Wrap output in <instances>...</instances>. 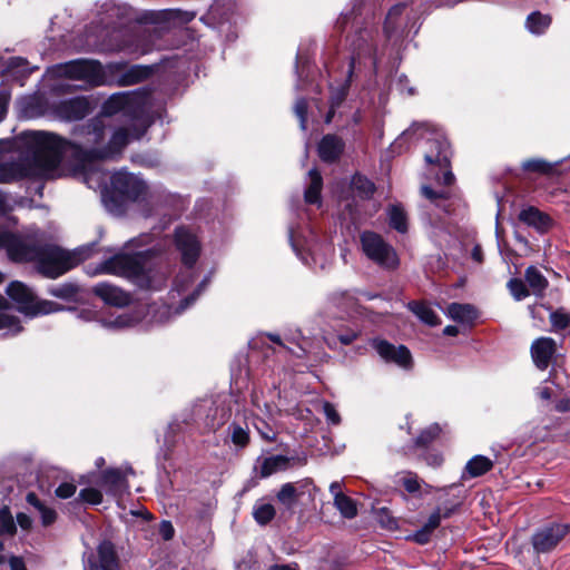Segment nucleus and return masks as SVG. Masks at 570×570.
<instances>
[{"mask_svg":"<svg viewBox=\"0 0 570 570\" xmlns=\"http://www.w3.org/2000/svg\"><path fill=\"white\" fill-rule=\"evenodd\" d=\"M26 157L0 163V184L28 177L51 175L61 164V137L41 130H27L17 136Z\"/></svg>","mask_w":570,"mask_h":570,"instance_id":"1","label":"nucleus"},{"mask_svg":"<svg viewBox=\"0 0 570 570\" xmlns=\"http://www.w3.org/2000/svg\"><path fill=\"white\" fill-rule=\"evenodd\" d=\"M141 121H131L128 127L116 129L107 146L100 147L105 139V127L101 120H91L83 128L85 140L81 144H75L61 138V158L69 165L87 169L91 163L99 159L114 158L128 145L130 139H139L145 129H140L138 124Z\"/></svg>","mask_w":570,"mask_h":570,"instance_id":"2","label":"nucleus"},{"mask_svg":"<svg viewBox=\"0 0 570 570\" xmlns=\"http://www.w3.org/2000/svg\"><path fill=\"white\" fill-rule=\"evenodd\" d=\"M89 247L66 250L45 242L42 234H22L12 248V262L33 263L38 273L48 278H57L90 256Z\"/></svg>","mask_w":570,"mask_h":570,"instance_id":"3","label":"nucleus"},{"mask_svg":"<svg viewBox=\"0 0 570 570\" xmlns=\"http://www.w3.org/2000/svg\"><path fill=\"white\" fill-rule=\"evenodd\" d=\"M97 274H111L130 279L141 288H158L166 278V272L154 256V250L135 254L118 253L101 262Z\"/></svg>","mask_w":570,"mask_h":570,"instance_id":"4","label":"nucleus"},{"mask_svg":"<svg viewBox=\"0 0 570 570\" xmlns=\"http://www.w3.org/2000/svg\"><path fill=\"white\" fill-rule=\"evenodd\" d=\"M361 247L364 255L376 265L394 269L399 266V257L395 249L385 239L374 233L364 232L360 237Z\"/></svg>","mask_w":570,"mask_h":570,"instance_id":"5","label":"nucleus"},{"mask_svg":"<svg viewBox=\"0 0 570 570\" xmlns=\"http://www.w3.org/2000/svg\"><path fill=\"white\" fill-rule=\"evenodd\" d=\"M51 70L56 76L83 80L92 86L106 83L105 68L95 60H73L57 65Z\"/></svg>","mask_w":570,"mask_h":570,"instance_id":"6","label":"nucleus"},{"mask_svg":"<svg viewBox=\"0 0 570 570\" xmlns=\"http://www.w3.org/2000/svg\"><path fill=\"white\" fill-rule=\"evenodd\" d=\"M147 97L139 91L118 92L110 96L102 106V112L112 116L122 112L131 121H141Z\"/></svg>","mask_w":570,"mask_h":570,"instance_id":"7","label":"nucleus"},{"mask_svg":"<svg viewBox=\"0 0 570 570\" xmlns=\"http://www.w3.org/2000/svg\"><path fill=\"white\" fill-rule=\"evenodd\" d=\"M7 294L17 304L18 309L26 315L36 316L58 311L56 303L37 301L33 291L18 281L11 282L8 285Z\"/></svg>","mask_w":570,"mask_h":570,"instance_id":"8","label":"nucleus"},{"mask_svg":"<svg viewBox=\"0 0 570 570\" xmlns=\"http://www.w3.org/2000/svg\"><path fill=\"white\" fill-rule=\"evenodd\" d=\"M570 534V523L552 522L539 528L531 537L535 553H550Z\"/></svg>","mask_w":570,"mask_h":570,"instance_id":"9","label":"nucleus"},{"mask_svg":"<svg viewBox=\"0 0 570 570\" xmlns=\"http://www.w3.org/2000/svg\"><path fill=\"white\" fill-rule=\"evenodd\" d=\"M119 559L115 546L109 540L101 541L96 552L87 554L85 570H118Z\"/></svg>","mask_w":570,"mask_h":570,"instance_id":"10","label":"nucleus"},{"mask_svg":"<svg viewBox=\"0 0 570 570\" xmlns=\"http://www.w3.org/2000/svg\"><path fill=\"white\" fill-rule=\"evenodd\" d=\"M112 190L124 199L137 200L146 191L142 180L125 170L115 173L110 178Z\"/></svg>","mask_w":570,"mask_h":570,"instance_id":"11","label":"nucleus"},{"mask_svg":"<svg viewBox=\"0 0 570 570\" xmlns=\"http://www.w3.org/2000/svg\"><path fill=\"white\" fill-rule=\"evenodd\" d=\"M370 344L385 362L393 363L405 370L412 367V355L406 346H395L382 338H373L370 341Z\"/></svg>","mask_w":570,"mask_h":570,"instance_id":"12","label":"nucleus"},{"mask_svg":"<svg viewBox=\"0 0 570 570\" xmlns=\"http://www.w3.org/2000/svg\"><path fill=\"white\" fill-rule=\"evenodd\" d=\"M53 111L62 120L75 121L85 118L90 111V106L86 98L76 97L59 101Z\"/></svg>","mask_w":570,"mask_h":570,"instance_id":"13","label":"nucleus"},{"mask_svg":"<svg viewBox=\"0 0 570 570\" xmlns=\"http://www.w3.org/2000/svg\"><path fill=\"white\" fill-rule=\"evenodd\" d=\"M176 246L181 253L183 263L187 267H193L199 256V243L195 235L186 228L176 229Z\"/></svg>","mask_w":570,"mask_h":570,"instance_id":"14","label":"nucleus"},{"mask_svg":"<svg viewBox=\"0 0 570 570\" xmlns=\"http://www.w3.org/2000/svg\"><path fill=\"white\" fill-rule=\"evenodd\" d=\"M557 352L556 341L551 337H539L531 345V356L539 370L548 368Z\"/></svg>","mask_w":570,"mask_h":570,"instance_id":"15","label":"nucleus"},{"mask_svg":"<svg viewBox=\"0 0 570 570\" xmlns=\"http://www.w3.org/2000/svg\"><path fill=\"white\" fill-rule=\"evenodd\" d=\"M92 293L109 305L122 307L130 303V296L126 292L109 283L95 285Z\"/></svg>","mask_w":570,"mask_h":570,"instance_id":"16","label":"nucleus"},{"mask_svg":"<svg viewBox=\"0 0 570 570\" xmlns=\"http://www.w3.org/2000/svg\"><path fill=\"white\" fill-rule=\"evenodd\" d=\"M344 141L336 135H325L318 144V156L325 163L336 161L344 150Z\"/></svg>","mask_w":570,"mask_h":570,"instance_id":"17","label":"nucleus"},{"mask_svg":"<svg viewBox=\"0 0 570 570\" xmlns=\"http://www.w3.org/2000/svg\"><path fill=\"white\" fill-rule=\"evenodd\" d=\"M100 484L112 495H122L128 490L126 474L119 469L104 471Z\"/></svg>","mask_w":570,"mask_h":570,"instance_id":"18","label":"nucleus"},{"mask_svg":"<svg viewBox=\"0 0 570 570\" xmlns=\"http://www.w3.org/2000/svg\"><path fill=\"white\" fill-rule=\"evenodd\" d=\"M431 147L434 151L425 154L424 159L428 164H436L442 167H446L450 164V146L446 139L436 138L430 141Z\"/></svg>","mask_w":570,"mask_h":570,"instance_id":"19","label":"nucleus"},{"mask_svg":"<svg viewBox=\"0 0 570 570\" xmlns=\"http://www.w3.org/2000/svg\"><path fill=\"white\" fill-rule=\"evenodd\" d=\"M519 219L529 225L534 227L537 230L543 233L546 232L550 226V218L548 215L543 214L535 207H528L520 212Z\"/></svg>","mask_w":570,"mask_h":570,"instance_id":"20","label":"nucleus"},{"mask_svg":"<svg viewBox=\"0 0 570 570\" xmlns=\"http://www.w3.org/2000/svg\"><path fill=\"white\" fill-rule=\"evenodd\" d=\"M4 279L0 272V283ZM10 307L7 299L0 295V330H7L9 334L16 335L21 332L22 327L19 320L9 313Z\"/></svg>","mask_w":570,"mask_h":570,"instance_id":"21","label":"nucleus"},{"mask_svg":"<svg viewBox=\"0 0 570 570\" xmlns=\"http://www.w3.org/2000/svg\"><path fill=\"white\" fill-rule=\"evenodd\" d=\"M422 195L431 200L438 208L442 209L446 214H451L454 210V199L449 191H434L429 186L422 187Z\"/></svg>","mask_w":570,"mask_h":570,"instance_id":"22","label":"nucleus"},{"mask_svg":"<svg viewBox=\"0 0 570 570\" xmlns=\"http://www.w3.org/2000/svg\"><path fill=\"white\" fill-rule=\"evenodd\" d=\"M446 315L455 322L472 323L476 317V309L470 304L451 303L446 307Z\"/></svg>","mask_w":570,"mask_h":570,"instance_id":"23","label":"nucleus"},{"mask_svg":"<svg viewBox=\"0 0 570 570\" xmlns=\"http://www.w3.org/2000/svg\"><path fill=\"white\" fill-rule=\"evenodd\" d=\"M493 466V462L484 455H475L468 461L462 479L478 478L489 472Z\"/></svg>","mask_w":570,"mask_h":570,"instance_id":"24","label":"nucleus"},{"mask_svg":"<svg viewBox=\"0 0 570 570\" xmlns=\"http://www.w3.org/2000/svg\"><path fill=\"white\" fill-rule=\"evenodd\" d=\"M150 68L144 66H131L124 70L118 77L117 83L119 86H132L144 81L150 75Z\"/></svg>","mask_w":570,"mask_h":570,"instance_id":"25","label":"nucleus"},{"mask_svg":"<svg viewBox=\"0 0 570 570\" xmlns=\"http://www.w3.org/2000/svg\"><path fill=\"white\" fill-rule=\"evenodd\" d=\"M291 465V459L285 455H272L266 459L261 464V476L267 478L274 473L279 471H285Z\"/></svg>","mask_w":570,"mask_h":570,"instance_id":"26","label":"nucleus"},{"mask_svg":"<svg viewBox=\"0 0 570 570\" xmlns=\"http://www.w3.org/2000/svg\"><path fill=\"white\" fill-rule=\"evenodd\" d=\"M525 282L534 295L541 296L548 286V279L534 266H529L524 273Z\"/></svg>","mask_w":570,"mask_h":570,"instance_id":"27","label":"nucleus"},{"mask_svg":"<svg viewBox=\"0 0 570 570\" xmlns=\"http://www.w3.org/2000/svg\"><path fill=\"white\" fill-rule=\"evenodd\" d=\"M549 321L550 332L564 335L566 331L570 328V312L563 307L551 311Z\"/></svg>","mask_w":570,"mask_h":570,"instance_id":"28","label":"nucleus"},{"mask_svg":"<svg viewBox=\"0 0 570 570\" xmlns=\"http://www.w3.org/2000/svg\"><path fill=\"white\" fill-rule=\"evenodd\" d=\"M309 176V185L305 190L304 197L305 202L308 204H318L321 202V190H322V176L316 169H311L308 171Z\"/></svg>","mask_w":570,"mask_h":570,"instance_id":"29","label":"nucleus"},{"mask_svg":"<svg viewBox=\"0 0 570 570\" xmlns=\"http://www.w3.org/2000/svg\"><path fill=\"white\" fill-rule=\"evenodd\" d=\"M410 309L425 324L435 326L440 324V318L435 311L425 303L412 302L409 304Z\"/></svg>","mask_w":570,"mask_h":570,"instance_id":"30","label":"nucleus"},{"mask_svg":"<svg viewBox=\"0 0 570 570\" xmlns=\"http://www.w3.org/2000/svg\"><path fill=\"white\" fill-rule=\"evenodd\" d=\"M27 502L35 507L41 517V522L45 527L52 524L57 519V512L52 509L43 504L40 499L35 493H28L26 498Z\"/></svg>","mask_w":570,"mask_h":570,"instance_id":"31","label":"nucleus"},{"mask_svg":"<svg viewBox=\"0 0 570 570\" xmlns=\"http://www.w3.org/2000/svg\"><path fill=\"white\" fill-rule=\"evenodd\" d=\"M389 224L399 233L407 232V215L402 206L392 205L387 209Z\"/></svg>","mask_w":570,"mask_h":570,"instance_id":"32","label":"nucleus"},{"mask_svg":"<svg viewBox=\"0 0 570 570\" xmlns=\"http://www.w3.org/2000/svg\"><path fill=\"white\" fill-rule=\"evenodd\" d=\"M351 187L356 196L362 199H370L375 191L374 183L358 174L353 176Z\"/></svg>","mask_w":570,"mask_h":570,"instance_id":"33","label":"nucleus"},{"mask_svg":"<svg viewBox=\"0 0 570 570\" xmlns=\"http://www.w3.org/2000/svg\"><path fill=\"white\" fill-rule=\"evenodd\" d=\"M151 37L150 33L144 32L140 36L135 37V43H125L122 46H119L118 50H125L129 53L141 56L150 52L153 50V46L147 41Z\"/></svg>","mask_w":570,"mask_h":570,"instance_id":"34","label":"nucleus"},{"mask_svg":"<svg viewBox=\"0 0 570 570\" xmlns=\"http://www.w3.org/2000/svg\"><path fill=\"white\" fill-rule=\"evenodd\" d=\"M296 488L291 482L283 484L276 495L278 502L287 509H292L299 500Z\"/></svg>","mask_w":570,"mask_h":570,"instance_id":"35","label":"nucleus"},{"mask_svg":"<svg viewBox=\"0 0 570 570\" xmlns=\"http://www.w3.org/2000/svg\"><path fill=\"white\" fill-rule=\"evenodd\" d=\"M550 23L551 18L538 11L529 14L527 19V28L529 29L530 32L535 35L543 33L546 29L550 26Z\"/></svg>","mask_w":570,"mask_h":570,"instance_id":"36","label":"nucleus"},{"mask_svg":"<svg viewBox=\"0 0 570 570\" xmlns=\"http://www.w3.org/2000/svg\"><path fill=\"white\" fill-rule=\"evenodd\" d=\"M330 302L333 306L342 309L344 313H348L356 306L355 297L348 292H335L331 295Z\"/></svg>","mask_w":570,"mask_h":570,"instance_id":"37","label":"nucleus"},{"mask_svg":"<svg viewBox=\"0 0 570 570\" xmlns=\"http://www.w3.org/2000/svg\"><path fill=\"white\" fill-rule=\"evenodd\" d=\"M275 514V508L271 503L258 502L253 508V517L261 525L269 523L274 519Z\"/></svg>","mask_w":570,"mask_h":570,"instance_id":"38","label":"nucleus"},{"mask_svg":"<svg viewBox=\"0 0 570 570\" xmlns=\"http://www.w3.org/2000/svg\"><path fill=\"white\" fill-rule=\"evenodd\" d=\"M334 507L340 511L341 515L345 519H354L357 515V505L355 500L343 494L336 498Z\"/></svg>","mask_w":570,"mask_h":570,"instance_id":"39","label":"nucleus"},{"mask_svg":"<svg viewBox=\"0 0 570 570\" xmlns=\"http://www.w3.org/2000/svg\"><path fill=\"white\" fill-rule=\"evenodd\" d=\"M22 234L11 233L0 227V248H4L12 261V248L20 242Z\"/></svg>","mask_w":570,"mask_h":570,"instance_id":"40","label":"nucleus"},{"mask_svg":"<svg viewBox=\"0 0 570 570\" xmlns=\"http://www.w3.org/2000/svg\"><path fill=\"white\" fill-rule=\"evenodd\" d=\"M17 527L9 508L0 509V535H13Z\"/></svg>","mask_w":570,"mask_h":570,"instance_id":"41","label":"nucleus"},{"mask_svg":"<svg viewBox=\"0 0 570 570\" xmlns=\"http://www.w3.org/2000/svg\"><path fill=\"white\" fill-rule=\"evenodd\" d=\"M405 9V4H396L393 8L390 9L385 23H384V30L387 37H391L395 30L397 29V18L402 14L403 10Z\"/></svg>","mask_w":570,"mask_h":570,"instance_id":"42","label":"nucleus"},{"mask_svg":"<svg viewBox=\"0 0 570 570\" xmlns=\"http://www.w3.org/2000/svg\"><path fill=\"white\" fill-rule=\"evenodd\" d=\"M49 293L58 298L71 301L76 297L78 293V287L73 284L66 283L57 286H52L49 289Z\"/></svg>","mask_w":570,"mask_h":570,"instance_id":"43","label":"nucleus"},{"mask_svg":"<svg viewBox=\"0 0 570 570\" xmlns=\"http://www.w3.org/2000/svg\"><path fill=\"white\" fill-rule=\"evenodd\" d=\"M522 169L532 173L550 174L553 166L543 159L534 158L523 161Z\"/></svg>","mask_w":570,"mask_h":570,"instance_id":"44","label":"nucleus"},{"mask_svg":"<svg viewBox=\"0 0 570 570\" xmlns=\"http://www.w3.org/2000/svg\"><path fill=\"white\" fill-rule=\"evenodd\" d=\"M508 288L515 301H522L530 294L527 285L520 278H511L508 282Z\"/></svg>","mask_w":570,"mask_h":570,"instance_id":"45","label":"nucleus"},{"mask_svg":"<svg viewBox=\"0 0 570 570\" xmlns=\"http://www.w3.org/2000/svg\"><path fill=\"white\" fill-rule=\"evenodd\" d=\"M229 430H230L232 442L235 445L240 446V448H244L247 445V443L249 441V435H248L247 430L243 429L238 424H232L229 426Z\"/></svg>","mask_w":570,"mask_h":570,"instance_id":"46","label":"nucleus"},{"mask_svg":"<svg viewBox=\"0 0 570 570\" xmlns=\"http://www.w3.org/2000/svg\"><path fill=\"white\" fill-rule=\"evenodd\" d=\"M452 509H446L443 513L441 509L434 511L428 519L423 528L431 534L441 523L442 518H449L452 514Z\"/></svg>","mask_w":570,"mask_h":570,"instance_id":"47","label":"nucleus"},{"mask_svg":"<svg viewBox=\"0 0 570 570\" xmlns=\"http://www.w3.org/2000/svg\"><path fill=\"white\" fill-rule=\"evenodd\" d=\"M441 432L438 424H433L421 432L416 438L415 444L417 446H425L430 444Z\"/></svg>","mask_w":570,"mask_h":570,"instance_id":"48","label":"nucleus"},{"mask_svg":"<svg viewBox=\"0 0 570 570\" xmlns=\"http://www.w3.org/2000/svg\"><path fill=\"white\" fill-rule=\"evenodd\" d=\"M400 483L409 493H417L421 488V482L415 473L407 472L400 478Z\"/></svg>","mask_w":570,"mask_h":570,"instance_id":"49","label":"nucleus"},{"mask_svg":"<svg viewBox=\"0 0 570 570\" xmlns=\"http://www.w3.org/2000/svg\"><path fill=\"white\" fill-rule=\"evenodd\" d=\"M79 499L89 504H99L102 501V493L95 488H86L79 492Z\"/></svg>","mask_w":570,"mask_h":570,"instance_id":"50","label":"nucleus"},{"mask_svg":"<svg viewBox=\"0 0 570 570\" xmlns=\"http://www.w3.org/2000/svg\"><path fill=\"white\" fill-rule=\"evenodd\" d=\"M294 111L299 119L301 128L306 129V116H307V101L304 98L296 100Z\"/></svg>","mask_w":570,"mask_h":570,"instance_id":"51","label":"nucleus"},{"mask_svg":"<svg viewBox=\"0 0 570 570\" xmlns=\"http://www.w3.org/2000/svg\"><path fill=\"white\" fill-rule=\"evenodd\" d=\"M77 487L73 482H62L55 490V493L60 499H69L76 493Z\"/></svg>","mask_w":570,"mask_h":570,"instance_id":"52","label":"nucleus"},{"mask_svg":"<svg viewBox=\"0 0 570 570\" xmlns=\"http://www.w3.org/2000/svg\"><path fill=\"white\" fill-rule=\"evenodd\" d=\"M323 411H324L327 422H330L331 424H334V425L340 424L341 416L332 403L325 402L323 405Z\"/></svg>","mask_w":570,"mask_h":570,"instance_id":"53","label":"nucleus"},{"mask_svg":"<svg viewBox=\"0 0 570 570\" xmlns=\"http://www.w3.org/2000/svg\"><path fill=\"white\" fill-rule=\"evenodd\" d=\"M205 286H206V281H203L198 285L197 289L190 296L184 298L180 302L179 307H178V312H183L187 307H189L197 299V297L200 295V293L204 291Z\"/></svg>","mask_w":570,"mask_h":570,"instance_id":"54","label":"nucleus"},{"mask_svg":"<svg viewBox=\"0 0 570 570\" xmlns=\"http://www.w3.org/2000/svg\"><path fill=\"white\" fill-rule=\"evenodd\" d=\"M150 240H151L150 235L142 234V235H140V236H138L136 238H132V239L128 240L125 244V249L129 250V249H132V248L145 246V245L149 244Z\"/></svg>","mask_w":570,"mask_h":570,"instance_id":"55","label":"nucleus"},{"mask_svg":"<svg viewBox=\"0 0 570 570\" xmlns=\"http://www.w3.org/2000/svg\"><path fill=\"white\" fill-rule=\"evenodd\" d=\"M159 533L164 540L173 539L175 530L171 522L164 520L159 525Z\"/></svg>","mask_w":570,"mask_h":570,"instance_id":"56","label":"nucleus"},{"mask_svg":"<svg viewBox=\"0 0 570 570\" xmlns=\"http://www.w3.org/2000/svg\"><path fill=\"white\" fill-rule=\"evenodd\" d=\"M17 523L21 529L29 530L31 528L32 520L28 514L21 512L17 514Z\"/></svg>","mask_w":570,"mask_h":570,"instance_id":"57","label":"nucleus"},{"mask_svg":"<svg viewBox=\"0 0 570 570\" xmlns=\"http://www.w3.org/2000/svg\"><path fill=\"white\" fill-rule=\"evenodd\" d=\"M345 96H346V90H345V88H342L338 92H336L335 95H333L331 97V107L336 109L343 102V100L345 99Z\"/></svg>","mask_w":570,"mask_h":570,"instance_id":"58","label":"nucleus"},{"mask_svg":"<svg viewBox=\"0 0 570 570\" xmlns=\"http://www.w3.org/2000/svg\"><path fill=\"white\" fill-rule=\"evenodd\" d=\"M294 484V487H297V493L299 494V498L305 493V491L312 485V480L304 479L297 482H291Z\"/></svg>","mask_w":570,"mask_h":570,"instance_id":"59","label":"nucleus"},{"mask_svg":"<svg viewBox=\"0 0 570 570\" xmlns=\"http://www.w3.org/2000/svg\"><path fill=\"white\" fill-rule=\"evenodd\" d=\"M9 563L11 570H27L26 564L20 557H11Z\"/></svg>","mask_w":570,"mask_h":570,"instance_id":"60","label":"nucleus"},{"mask_svg":"<svg viewBox=\"0 0 570 570\" xmlns=\"http://www.w3.org/2000/svg\"><path fill=\"white\" fill-rule=\"evenodd\" d=\"M330 492L333 495V500L335 501L336 498L342 497L344 493L342 491V483L338 481H334L330 485Z\"/></svg>","mask_w":570,"mask_h":570,"instance_id":"61","label":"nucleus"},{"mask_svg":"<svg viewBox=\"0 0 570 570\" xmlns=\"http://www.w3.org/2000/svg\"><path fill=\"white\" fill-rule=\"evenodd\" d=\"M357 335L358 334L356 332L352 331V332H348L346 334L338 335V340H340V342L342 344L348 345V344L353 343L356 340Z\"/></svg>","mask_w":570,"mask_h":570,"instance_id":"62","label":"nucleus"},{"mask_svg":"<svg viewBox=\"0 0 570 570\" xmlns=\"http://www.w3.org/2000/svg\"><path fill=\"white\" fill-rule=\"evenodd\" d=\"M430 533L422 528L421 530L416 531L414 534V539L417 543L424 544L429 541Z\"/></svg>","mask_w":570,"mask_h":570,"instance_id":"63","label":"nucleus"},{"mask_svg":"<svg viewBox=\"0 0 570 570\" xmlns=\"http://www.w3.org/2000/svg\"><path fill=\"white\" fill-rule=\"evenodd\" d=\"M455 178H454V175L452 171L448 170L444 173L443 175V178H442V183L445 185V186H451L453 183H454Z\"/></svg>","mask_w":570,"mask_h":570,"instance_id":"64","label":"nucleus"}]
</instances>
